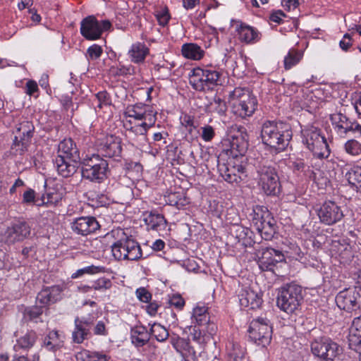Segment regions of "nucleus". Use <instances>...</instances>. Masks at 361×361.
<instances>
[{
	"instance_id": "obj_46",
	"label": "nucleus",
	"mask_w": 361,
	"mask_h": 361,
	"mask_svg": "<svg viewBox=\"0 0 361 361\" xmlns=\"http://www.w3.org/2000/svg\"><path fill=\"white\" fill-rule=\"evenodd\" d=\"M105 272V267L102 266H95V265H90L85 267H83L82 269H78L75 273H73L71 276L72 279H77L79 277L82 276L85 274H96L99 273H104Z\"/></svg>"
},
{
	"instance_id": "obj_14",
	"label": "nucleus",
	"mask_w": 361,
	"mask_h": 361,
	"mask_svg": "<svg viewBox=\"0 0 361 361\" xmlns=\"http://www.w3.org/2000/svg\"><path fill=\"white\" fill-rule=\"evenodd\" d=\"M330 119L334 130L340 137H345L349 133L361 137V125L356 121L350 120L341 113L331 114Z\"/></svg>"
},
{
	"instance_id": "obj_16",
	"label": "nucleus",
	"mask_w": 361,
	"mask_h": 361,
	"mask_svg": "<svg viewBox=\"0 0 361 361\" xmlns=\"http://www.w3.org/2000/svg\"><path fill=\"white\" fill-rule=\"evenodd\" d=\"M247 137L245 133H238L224 141V151L228 157L239 159L243 158L249 145Z\"/></svg>"
},
{
	"instance_id": "obj_9",
	"label": "nucleus",
	"mask_w": 361,
	"mask_h": 361,
	"mask_svg": "<svg viewBox=\"0 0 361 361\" xmlns=\"http://www.w3.org/2000/svg\"><path fill=\"white\" fill-rule=\"evenodd\" d=\"M314 356L322 361H341L343 349L341 345L329 338H321L311 343Z\"/></svg>"
},
{
	"instance_id": "obj_11",
	"label": "nucleus",
	"mask_w": 361,
	"mask_h": 361,
	"mask_svg": "<svg viewBox=\"0 0 361 361\" xmlns=\"http://www.w3.org/2000/svg\"><path fill=\"white\" fill-rule=\"evenodd\" d=\"M249 337L257 345L267 347L271 343L272 329L264 318L253 319L249 327Z\"/></svg>"
},
{
	"instance_id": "obj_64",
	"label": "nucleus",
	"mask_w": 361,
	"mask_h": 361,
	"mask_svg": "<svg viewBox=\"0 0 361 361\" xmlns=\"http://www.w3.org/2000/svg\"><path fill=\"white\" fill-rule=\"evenodd\" d=\"M350 329L352 331L361 334V315L354 318Z\"/></svg>"
},
{
	"instance_id": "obj_33",
	"label": "nucleus",
	"mask_w": 361,
	"mask_h": 361,
	"mask_svg": "<svg viewBox=\"0 0 361 361\" xmlns=\"http://www.w3.org/2000/svg\"><path fill=\"white\" fill-rule=\"evenodd\" d=\"M238 32L239 39L247 44H254L261 38V34L257 29L245 24H241Z\"/></svg>"
},
{
	"instance_id": "obj_20",
	"label": "nucleus",
	"mask_w": 361,
	"mask_h": 361,
	"mask_svg": "<svg viewBox=\"0 0 361 361\" xmlns=\"http://www.w3.org/2000/svg\"><path fill=\"white\" fill-rule=\"evenodd\" d=\"M265 211L262 209V215L259 218H255L258 231L265 240H271L276 233V225L275 219L271 216V214L265 208Z\"/></svg>"
},
{
	"instance_id": "obj_7",
	"label": "nucleus",
	"mask_w": 361,
	"mask_h": 361,
	"mask_svg": "<svg viewBox=\"0 0 361 361\" xmlns=\"http://www.w3.org/2000/svg\"><path fill=\"white\" fill-rule=\"evenodd\" d=\"M108 169L106 160L98 154H92L83 159L81 173L83 178L99 183L106 178Z\"/></svg>"
},
{
	"instance_id": "obj_48",
	"label": "nucleus",
	"mask_w": 361,
	"mask_h": 361,
	"mask_svg": "<svg viewBox=\"0 0 361 361\" xmlns=\"http://www.w3.org/2000/svg\"><path fill=\"white\" fill-rule=\"evenodd\" d=\"M348 346L349 348L355 351L360 355L361 353V334L352 331L350 329L348 336Z\"/></svg>"
},
{
	"instance_id": "obj_58",
	"label": "nucleus",
	"mask_w": 361,
	"mask_h": 361,
	"mask_svg": "<svg viewBox=\"0 0 361 361\" xmlns=\"http://www.w3.org/2000/svg\"><path fill=\"white\" fill-rule=\"evenodd\" d=\"M39 88L37 83L32 80H29L25 86V92L29 95L32 96L35 93L38 92Z\"/></svg>"
},
{
	"instance_id": "obj_50",
	"label": "nucleus",
	"mask_w": 361,
	"mask_h": 361,
	"mask_svg": "<svg viewBox=\"0 0 361 361\" xmlns=\"http://www.w3.org/2000/svg\"><path fill=\"white\" fill-rule=\"evenodd\" d=\"M43 306H33L31 307L26 308L24 311L25 319L29 320L37 319L43 312Z\"/></svg>"
},
{
	"instance_id": "obj_45",
	"label": "nucleus",
	"mask_w": 361,
	"mask_h": 361,
	"mask_svg": "<svg viewBox=\"0 0 361 361\" xmlns=\"http://www.w3.org/2000/svg\"><path fill=\"white\" fill-rule=\"evenodd\" d=\"M150 336L152 335L159 342L165 341L169 336L167 329L162 325L154 323L149 330Z\"/></svg>"
},
{
	"instance_id": "obj_40",
	"label": "nucleus",
	"mask_w": 361,
	"mask_h": 361,
	"mask_svg": "<svg viewBox=\"0 0 361 361\" xmlns=\"http://www.w3.org/2000/svg\"><path fill=\"white\" fill-rule=\"evenodd\" d=\"M62 194L57 192L54 189L49 191L45 195H42L40 197V202L37 203V206L41 207L43 205H55L61 200Z\"/></svg>"
},
{
	"instance_id": "obj_47",
	"label": "nucleus",
	"mask_w": 361,
	"mask_h": 361,
	"mask_svg": "<svg viewBox=\"0 0 361 361\" xmlns=\"http://www.w3.org/2000/svg\"><path fill=\"white\" fill-rule=\"evenodd\" d=\"M124 169L126 174L130 177H140L142 173V166L139 162L128 161L125 163Z\"/></svg>"
},
{
	"instance_id": "obj_22",
	"label": "nucleus",
	"mask_w": 361,
	"mask_h": 361,
	"mask_svg": "<svg viewBox=\"0 0 361 361\" xmlns=\"http://www.w3.org/2000/svg\"><path fill=\"white\" fill-rule=\"evenodd\" d=\"M99 152L102 156L116 159L121 157L122 152L121 140L114 135L106 136L99 145Z\"/></svg>"
},
{
	"instance_id": "obj_60",
	"label": "nucleus",
	"mask_w": 361,
	"mask_h": 361,
	"mask_svg": "<svg viewBox=\"0 0 361 361\" xmlns=\"http://www.w3.org/2000/svg\"><path fill=\"white\" fill-rule=\"evenodd\" d=\"M39 355L38 354H34L32 357H29L27 355H21L15 353L13 355V361H39Z\"/></svg>"
},
{
	"instance_id": "obj_52",
	"label": "nucleus",
	"mask_w": 361,
	"mask_h": 361,
	"mask_svg": "<svg viewBox=\"0 0 361 361\" xmlns=\"http://www.w3.org/2000/svg\"><path fill=\"white\" fill-rule=\"evenodd\" d=\"M40 202V198L36 197L34 190L29 188L24 192L23 195V203L26 204H35Z\"/></svg>"
},
{
	"instance_id": "obj_2",
	"label": "nucleus",
	"mask_w": 361,
	"mask_h": 361,
	"mask_svg": "<svg viewBox=\"0 0 361 361\" xmlns=\"http://www.w3.org/2000/svg\"><path fill=\"white\" fill-rule=\"evenodd\" d=\"M292 135L291 128L287 123L267 120L261 127L262 143L276 152H282L287 147Z\"/></svg>"
},
{
	"instance_id": "obj_41",
	"label": "nucleus",
	"mask_w": 361,
	"mask_h": 361,
	"mask_svg": "<svg viewBox=\"0 0 361 361\" xmlns=\"http://www.w3.org/2000/svg\"><path fill=\"white\" fill-rule=\"evenodd\" d=\"M166 200L169 204L181 209L189 204L187 197L182 192H172L169 194Z\"/></svg>"
},
{
	"instance_id": "obj_3",
	"label": "nucleus",
	"mask_w": 361,
	"mask_h": 361,
	"mask_svg": "<svg viewBox=\"0 0 361 361\" xmlns=\"http://www.w3.org/2000/svg\"><path fill=\"white\" fill-rule=\"evenodd\" d=\"M258 184L267 195L276 196L281 192V183L274 163L262 159L256 166Z\"/></svg>"
},
{
	"instance_id": "obj_23",
	"label": "nucleus",
	"mask_w": 361,
	"mask_h": 361,
	"mask_svg": "<svg viewBox=\"0 0 361 361\" xmlns=\"http://www.w3.org/2000/svg\"><path fill=\"white\" fill-rule=\"evenodd\" d=\"M192 322L199 326H204L205 329L203 331L209 334H213L216 331V326L210 321L208 309L205 306H197L193 309Z\"/></svg>"
},
{
	"instance_id": "obj_42",
	"label": "nucleus",
	"mask_w": 361,
	"mask_h": 361,
	"mask_svg": "<svg viewBox=\"0 0 361 361\" xmlns=\"http://www.w3.org/2000/svg\"><path fill=\"white\" fill-rule=\"evenodd\" d=\"M303 56V52L292 49L284 58V68L286 70H289L294 66L297 65Z\"/></svg>"
},
{
	"instance_id": "obj_62",
	"label": "nucleus",
	"mask_w": 361,
	"mask_h": 361,
	"mask_svg": "<svg viewBox=\"0 0 361 361\" xmlns=\"http://www.w3.org/2000/svg\"><path fill=\"white\" fill-rule=\"evenodd\" d=\"M92 351L87 350H82L78 352L75 358L77 361H91Z\"/></svg>"
},
{
	"instance_id": "obj_63",
	"label": "nucleus",
	"mask_w": 361,
	"mask_h": 361,
	"mask_svg": "<svg viewBox=\"0 0 361 361\" xmlns=\"http://www.w3.org/2000/svg\"><path fill=\"white\" fill-rule=\"evenodd\" d=\"M94 333L95 335H102V336L107 335V331L106 329V326L102 321H99L97 323V324L94 329Z\"/></svg>"
},
{
	"instance_id": "obj_29",
	"label": "nucleus",
	"mask_w": 361,
	"mask_h": 361,
	"mask_svg": "<svg viewBox=\"0 0 361 361\" xmlns=\"http://www.w3.org/2000/svg\"><path fill=\"white\" fill-rule=\"evenodd\" d=\"M73 161L80 160V152L75 143L71 138L64 139L58 145V155Z\"/></svg>"
},
{
	"instance_id": "obj_34",
	"label": "nucleus",
	"mask_w": 361,
	"mask_h": 361,
	"mask_svg": "<svg viewBox=\"0 0 361 361\" xmlns=\"http://www.w3.org/2000/svg\"><path fill=\"white\" fill-rule=\"evenodd\" d=\"M148 54L149 49L142 42L133 44L128 51V56L131 61L135 63L143 62Z\"/></svg>"
},
{
	"instance_id": "obj_21",
	"label": "nucleus",
	"mask_w": 361,
	"mask_h": 361,
	"mask_svg": "<svg viewBox=\"0 0 361 361\" xmlns=\"http://www.w3.org/2000/svg\"><path fill=\"white\" fill-rule=\"evenodd\" d=\"M30 234V226L26 221H18L8 227L5 233L6 241L8 243H14L22 241Z\"/></svg>"
},
{
	"instance_id": "obj_55",
	"label": "nucleus",
	"mask_w": 361,
	"mask_h": 361,
	"mask_svg": "<svg viewBox=\"0 0 361 361\" xmlns=\"http://www.w3.org/2000/svg\"><path fill=\"white\" fill-rule=\"evenodd\" d=\"M201 137L205 142L211 141L215 136L214 129L212 126L207 125L201 128Z\"/></svg>"
},
{
	"instance_id": "obj_19",
	"label": "nucleus",
	"mask_w": 361,
	"mask_h": 361,
	"mask_svg": "<svg viewBox=\"0 0 361 361\" xmlns=\"http://www.w3.org/2000/svg\"><path fill=\"white\" fill-rule=\"evenodd\" d=\"M71 228L75 233L87 236L99 230L100 225L95 217L87 216L75 219L71 223Z\"/></svg>"
},
{
	"instance_id": "obj_26",
	"label": "nucleus",
	"mask_w": 361,
	"mask_h": 361,
	"mask_svg": "<svg viewBox=\"0 0 361 361\" xmlns=\"http://www.w3.org/2000/svg\"><path fill=\"white\" fill-rule=\"evenodd\" d=\"M245 99L242 101H235L232 104L233 113L241 118L251 116L255 111L257 106V101L255 96L251 97H245Z\"/></svg>"
},
{
	"instance_id": "obj_59",
	"label": "nucleus",
	"mask_w": 361,
	"mask_h": 361,
	"mask_svg": "<svg viewBox=\"0 0 361 361\" xmlns=\"http://www.w3.org/2000/svg\"><path fill=\"white\" fill-rule=\"evenodd\" d=\"M156 17L159 25L163 26L166 25L170 19V16L167 10L157 11Z\"/></svg>"
},
{
	"instance_id": "obj_39",
	"label": "nucleus",
	"mask_w": 361,
	"mask_h": 361,
	"mask_svg": "<svg viewBox=\"0 0 361 361\" xmlns=\"http://www.w3.org/2000/svg\"><path fill=\"white\" fill-rule=\"evenodd\" d=\"M74 324L75 327L72 332V340L73 343L80 344L90 336L91 332L89 328L82 327V325L80 323Z\"/></svg>"
},
{
	"instance_id": "obj_32",
	"label": "nucleus",
	"mask_w": 361,
	"mask_h": 361,
	"mask_svg": "<svg viewBox=\"0 0 361 361\" xmlns=\"http://www.w3.org/2000/svg\"><path fill=\"white\" fill-rule=\"evenodd\" d=\"M150 339V333L142 325H137L130 329L131 343L136 348L145 345Z\"/></svg>"
},
{
	"instance_id": "obj_17",
	"label": "nucleus",
	"mask_w": 361,
	"mask_h": 361,
	"mask_svg": "<svg viewBox=\"0 0 361 361\" xmlns=\"http://www.w3.org/2000/svg\"><path fill=\"white\" fill-rule=\"evenodd\" d=\"M317 216L320 221L327 226L336 224L344 216L339 205L334 201H326L317 210Z\"/></svg>"
},
{
	"instance_id": "obj_57",
	"label": "nucleus",
	"mask_w": 361,
	"mask_h": 361,
	"mask_svg": "<svg viewBox=\"0 0 361 361\" xmlns=\"http://www.w3.org/2000/svg\"><path fill=\"white\" fill-rule=\"evenodd\" d=\"M181 124L185 126L189 133H192L193 129L196 128V126L194 125V119L192 116L189 115H184L180 118Z\"/></svg>"
},
{
	"instance_id": "obj_38",
	"label": "nucleus",
	"mask_w": 361,
	"mask_h": 361,
	"mask_svg": "<svg viewBox=\"0 0 361 361\" xmlns=\"http://www.w3.org/2000/svg\"><path fill=\"white\" fill-rule=\"evenodd\" d=\"M292 168L294 172H300L309 178H314L315 174L307 162L302 159H296L292 162Z\"/></svg>"
},
{
	"instance_id": "obj_43",
	"label": "nucleus",
	"mask_w": 361,
	"mask_h": 361,
	"mask_svg": "<svg viewBox=\"0 0 361 361\" xmlns=\"http://www.w3.org/2000/svg\"><path fill=\"white\" fill-rule=\"evenodd\" d=\"M227 109L226 102L219 97H215L207 106L209 112L217 114L219 116H224Z\"/></svg>"
},
{
	"instance_id": "obj_37",
	"label": "nucleus",
	"mask_w": 361,
	"mask_h": 361,
	"mask_svg": "<svg viewBox=\"0 0 361 361\" xmlns=\"http://www.w3.org/2000/svg\"><path fill=\"white\" fill-rule=\"evenodd\" d=\"M349 184L355 187L357 192L361 193V166H354L345 175Z\"/></svg>"
},
{
	"instance_id": "obj_49",
	"label": "nucleus",
	"mask_w": 361,
	"mask_h": 361,
	"mask_svg": "<svg viewBox=\"0 0 361 361\" xmlns=\"http://www.w3.org/2000/svg\"><path fill=\"white\" fill-rule=\"evenodd\" d=\"M230 98L233 100V102L235 101H242L246 97H253L250 91L245 88L241 87H235L233 91L230 93Z\"/></svg>"
},
{
	"instance_id": "obj_53",
	"label": "nucleus",
	"mask_w": 361,
	"mask_h": 361,
	"mask_svg": "<svg viewBox=\"0 0 361 361\" xmlns=\"http://www.w3.org/2000/svg\"><path fill=\"white\" fill-rule=\"evenodd\" d=\"M103 53V49L101 46L94 44L90 46L87 50V54L90 60L98 59Z\"/></svg>"
},
{
	"instance_id": "obj_10",
	"label": "nucleus",
	"mask_w": 361,
	"mask_h": 361,
	"mask_svg": "<svg viewBox=\"0 0 361 361\" xmlns=\"http://www.w3.org/2000/svg\"><path fill=\"white\" fill-rule=\"evenodd\" d=\"M35 126L31 121L24 120L16 126L11 150L16 155H22L27 151L33 136Z\"/></svg>"
},
{
	"instance_id": "obj_15",
	"label": "nucleus",
	"mask_w": 361,
	"mask_h": 361,
	"mask_svg": "<svg viewBox=\"0 0 361 361\" xmlns=\"http://www.w3.org/2000/svg\"><path fill=\"white\" fill-rule=\"evenodd\" d=\"M357 288H346L336 296V303L341 309L348 312H356L361 308V295Z\"/></svg>"
},
{
	"instance_id": "obj_18",
	"label": "nucleus",
	"mask_w": 361,
	"mask_h": 361,
	"mask_svg": "<svg viewBox=\"0 0 361 361\" xmlns=\"http://www.w3.org/2000/svg\"><path fill=\"white\" fill-rule=\"evenodd\" d=\"M257 261L259 269L263 271H273L279 262L284 260V255L281 252L271 247H262L259 250Z\"/></svg>"
},
{
	"instance_id": "obj_54",
	"label": "nucleus",
	"mask_w": 361,
	"mask_h": 361,
	"mask_svg": "<svg viewBox=\"0 0 361 361\" xmlns=\"http://www.w3.org/2000/svg\"><path fill=\"white\" fill-rule=\"evenodd\" d=\"M97 103V107L102 109L104 105L110 104V97L106 91H101L95 94V99Z\"/></svg>"
},
{
	"instance_id": "obj_30",
	"label": "nucleus",
	"mask_w": 361,
	"mask_h": 361,
	"mask_svg": "<svg viewBox=\"0 0 361 361\" xmlns=\"http://www.w3.org/2000/svg\"><path fill=\"white\" fill-rule=\"evenodd\" d=\"M54 164L59 174L63 178L72 176L78 169V161H73L61 157H56Z\"/></svg>"
},
{
	"instance_id": "obj_61",
	"label": "nucleus",
	"mask_w": 361,
	"mask_h": 361,
	"mask_svg": "<svg viewBox=\"0 0 361 361\" xmlns=\"http://www.w3.org/2000/svg\"><path fill=\"white\" fill-rule=\"evenodd\" d=\"M171 305L181 310L185 305V300L180 295H173L169 300Z\"/></svg>"
},
{
	"instance_id": "obj_31",
	"label": "nucleus",
	"mask_w": 361,
	"mask_h": 361,
	"mask_svg": "<svg viewBox=\"0 0 361 361\" xmlns=\"http://www.w3.org/2000/svg\"><path fill=\"white\" fill-rule=\"evenodd\" d=\"M37 339V335L34 331H29L16 341V343L13 346L16 353L22 354L28 351L35 344Z\"/></svg>"
},
{
	"instance_id": "obj_5",
	"label": "nucleus",
	"mask_w": 361,
	"mask_h": 361,
	"mask_svg": "<svg viewBox=\"0 0 361 361\" xmlns=\"http://www.w3.org/2000/svg\"><path fill=\"white\" fill-rule=\"evenodd\" d=\"M303 300L302 288L295 283H288L282 286L278 293L276 305L278 307L288 313H293Z\"/></svg>"
},
{
	"instance_id": "obj_6",
	"label": "nucleus",
	"mask_w": 361,
	"mask_h": 361,
	"mask_svg": "<svg viewBox=\"0 0 361 361\" xmlns=\"http://www.w3.org/2000/svg\"><path fill=\"white\" fill-rule=\"evenodd\" d=\"M302 142L314 157L319 159H327L331 154L329 146L318 128L310 126L302 130Z\"/></svg>"
},
{
	"instance_id": "obj_56",
	"label": "nucleus",
	"mask_w": 361,
	"mask_h": 361,
	"mask_svg": "<svg viewBox=\"0 0 361 361\" xmlns=\"http://www.w3.org/2000/svg\"><path fill=\"white\" fill-rule=\"evenodd\" d=\"M137 298L142 302H148L151 300L152 295L145 288H140L136 290Z\"/></svg>"
},
{
	"instance_id": "obj_4",
	"label": "nucleus",
	"mask_w": 361,
	"mask_h": 361,
	"mask_svg": "<svg viewBox=\"0 0 361 361\" xmlns=\"http://www.w3.org/2000/svg\"><path fill=\"white\" fill-rule=\"evenodd\" d=\"M120 236L111 246L112 255L118 260H138L142 257V250L139 243L131 237L126 235L123 230L113 231Z\"/></svg>"
},
{
	"instance_id": "obj_28",
	"label": "nucleus",
	"mask_w": 361,
	"mask_h": 361,
	"mask_svg": "<svg viewBox=\"0 0 361 361\" xmlns=\"http://www.w3.org/2000/svg\"><path fill=\"white\" fill-rule=\"evenodd\" d=\"M238 298L241 307L245 308L247 307L251 310H255L259 308L262 303L260 295L249 288L243 289Z\"/></svg>"
},
{
	"instance_id": "obj_25",
	"label": "nucleus",
	"mask_w": 361,
	"mask_h": 361,
	"mask_svg": "<svg viewBox=\"0 0 361 361\" xmlns=\"http://www.w3.org/2000/svg\"><path fill=\"white\" fill-rule=\"evenodd\" d=\"M63 288L61 286H52L43 288L36 298L37 303L43 307L54 303L61 299Z\"/></svg>"
},
{
	"instance_id": "obj_1",
	"label": "nucleus",
	"mask_w": 361,
	"mask_h": 361,
	"mask_svg": "<svg viewBox=\"0 0 361 361\" xmlns=\"http://www.w3.org/2000/svg\"><path fill=\"white\" fill-rule=\"evenodd\" d=\"M123 116V127L130 144L143 149L147 145V133L157 120V112L150 106L137 103L126 107Z\"/></svg>"
},
{
	"instance_id": "obj_44",
	"label": "nucleus",
	"mask_w": 361,
	"mask_h": 361,
	"mask_svg": "<svg viewBox=\"0 0 361 361\" xmlns=\"http://www.w3.org/2000/svg\"><path fill=\"white\" fill-rule=\"evenodd\" d=\"M344 151L351 157H361V142L355 139L348 140L343 146Z\"/></svg>"
},
{
	"instance_id": "obj_27",
	"label": "nucleus",
	"mask_w": 361,
	"mask_h": 361,
	"mask_svg": "<svg viewBox=\"0 0 361 361\" xmlns=\"http://www.w3.org/2000/svg\"><path fill=\"white\" fill-rule=\"evenodd\" d=\"M147 231L158 233L160 235L166 233L167 221L162 214L149 212L144 219Z\"/></svg>"
},
{
	"instance_id": "obj_8",
	"label": "nucleus",
	"mask_w": 361,
	"mask_h": 361,
	"mask_svg": "<svg viewBox=\"0 0 361 361\" xmlns=\"http://www.w3.org/2000/svg\"><path fill=\"white\" fill-rule=\"evenodd\" d=\"M189 82L197 91L213 90L214 87L222 85L221 73L214 69L196 68L192 70Z\"/></svg>"
},
{
	"instance_id": "obj_36",
	"label": "nucleus",
	"mask_w": 361,
	"mask_h": 361,
	"mask_svg": "<svg viewBox=\"0 0 361 361\" xmlns=\"http://www.w3.org/2000/svg\"><path fill=\"white\" fill-rule=\"evenodd\" d=\"M170 342L177 352L182 354L183 356L186 355V353L189 354H195L194 349L190 345L189 342L178 336H171Z\"/></svg>"
},
{
	"instance_id": "obj_35",
	"label": "nucleus",
	"mask_w": 361,
	"mask_h": 361,
	"mask_svg": "<svg viewBox=\"0 0 361 361\" xmlns=\"http://www.w3.org/2000/svg\"><path fill=\"white\" fill-rule=\"evenodd\" d=\"M183 56L188 59L200 60L204 56V51L197 44H184L181 48Z\"/></svg>"
},
{
	"instance_id": "obj_12",
	"label": "nucleus",
	"mask_w": 361,
	"mask_h": 361,
	"mask_svg": "<svg viewBox=\"0 0 361 361\" xmlns=\"http://www.w3.org/2000/svg\"><path fill=\"white\" fill-rule=\"evenodd\" d=\"M218 170L222 178L230 183H237L246 177L245 167L239 159L228 157L226 163L218 164Z\"/></svg>"
},
{
	"instance_id": "obj_51",
	"label": "nucleus",
	"mask_w": 361,
	"mask_h": 361,
	"mask_svg": "<svg viewBox=\"0 0 361 361\" xmlns=\"http://www.w3.org/2000/svg\"><path fill=\"white\" fill-rule=\"evenodd\" d=\"M92 286L94 290L103 291L111 288L112 286V282L109 279L101 277L94 281Z\"/></svg>"
},
{
	"instance_id": "obj_24",
	"label": "nucleus",
	"mask_w": 361,
	"mask_h": 361,
	"mask_svg": "<svg viewBox=\"0 0 361 361\" xmlns=\"http://www.w3.org/2000/svg\"><path fill=\"white\" fill-rule=\"evenodd\" d=\"M64 339L65 336L63 333L56 330L51 331L43 340V347L59 356L62 349L65 348Z\"/></svg>"
},
{
	"instance_id": "obj_13",
	"label": "nucleus",
	"mask_w": 361,
	"mask_h": 361,
	"mask_svg": "<svg viewBox=\"0 0 361 361\" xmlns=\"http://www.w3.org/2000/svg\"><path fill=\"white\" fill-rule=\"evenodd\" d=\"M111 27L109 20L99 21L94 16H89L80 23V33L87 40H96L101 37L103 32L109 30Z\"/></svg>"
}]
</instances>
